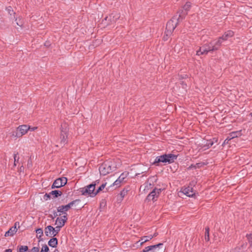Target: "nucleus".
<instances>
[{"instance_id":"obj_48","label":"nucleus","mask_w":252,"mask_h":252,"mask_svg":"<svg viewBox=\"0 0 252 252\" xmlns=\"http://www.w3.org/2000/svg\"><path fill=\"white\" fill-rule=\"evenodd\" d=\"M36 128H37V127H31V129H29V130L31 131H34Z\"/></svg>"},{"instance_id":"obj_17","label":"nucleus","mask_w":252,"mask_h":252,"mask_svg":"<svg viewBox=\"0 0 252 252\" xmlns=\"http://www.w3.org/2000/svg\"><path fill=\"white\" fill-rule=\"evenodd\" d=\"M152 239V237H151V235H148V236H145L141 238V239L137 242V243H140V245H142L144 243L151 240Z\"/></svg>"},{"instance_id":"obj_21","label":"nucleus","mask_w":252,"mask_h":252,"mask_svg":"<svg viewBox=\"0 0 252 252\" xmlns=\"http://www.w3.org/2000/svg\"><path fill=\"white\" fill-rule=\"evenodd\" d=\"M80 192L82 193V195L87 196H91V195L92 194L91 192L89 191V190L88 189V188L86 187L81 188L80 189Z\"/></svg>"},{"instance_id":"obj_9","label":"nucleus","mask_w":252,"mask_h":252,"mask_svg":"<svg viewBox=\"0 0 252 252\" xmlns=\"http://www.w3.org/2000/svg\"><path fill=\"white\" fill-rule=\"evenodd\" d=\"M160 192L161 189H155L148 194L146 198V200L148 201L156 200Z\"/></svg>"},{"instance_id":"obj_35","label":"nucleus","mask_w":252,"mask_h":252,"mask_svg":"<svg viewBox=\"0 0 252 252\" xmlns=\"http://www.w3.org/2000/svg\"><path fill=\"white\" fill-rule=\"evenodd\" d=\"M121 183L122 182H120L118 179H117L113 183V185L116 186L117 187H118L120 186Z\"/></svg>"},{"instance_id":"obj_10","label":"nucleus","mask_w":252,"mask_h":252,"mask_svg":"<svg viewBox=\"0 0 252 252\" xmlns=\"http://www.w3.org/2000/svg\"><path fill=\"white\" fill-rule=\"evenodd\" d=\"M234 32L232 31H228L225 32L220 37L217 41H220V46L223 41L227 40L229 37H231L233 36Z\"/></svg>"},{"instance_id":"obj_12","label":"nucleus","mask_w":252,"mask_h":252,"mask_svg":"<svg viewBox=\"0 0 252 252\" xmlns=\"http://www.w3.org/2000/svg\"><path fill=\"white\" fill-rule=\"evenodd\" d=\"M241 135L240 131H233L229 133V135L226 138L227 140H230L234 138L239 137Z\"/></svg>"},{"instance_id":"obj_49","label":"nucleus","mask_w":252,"mask_h":252,"mask_svg":"<svg viewBox=\"0 0 252 252\" xmlns=\"http://www.w3.org/2000/svg\"><path fill=\"white\" fill-rule=\"evenodd\" d=\"M158 233H155L153 235H151V237H152V238H154V237H156L157 235H158Z\"/></svg>"},{"instance_id":"obj_39","label":"nucleus","mask_w":252,"mask_h":252,"mask_svg":"<svg viewBox=\"0 0 252 252\" xmlns=\"http://www.w3.org/2000/svg\"><path fill=\"white\" fill-rule=\"evenodd\" d=\"M15 21L16 22V24L20 26V27H22V25H23V22L22 21H20V20H19V21H17V18H15Z\"/></svg>"},{"instance_id":"obj_13","label":"nucleus","mask_w":252,"mask_h":252,"mask_svg":"<svg viewBox=\"0 0 252 252\" xmlns=\"http://www.w3.org/2000/svg\"><path fill=\"white\" fill-rule=\"evenodd\" d=\"M16 226L11 227L7 232H5L4 236L5 237L12 236L17 232Z\"/></svg>"},{"instance_id":"obj_29","label":"nucleus","mask_w":252,"mask_h":252,"mask_svg":"<svg viewBox=\"0 0 252 252\" xmlns=\"http://www.w3.org/2000/svg\"><path fill=\"white\" fill-rule=\"evenodd\" d=\"M36 232L37 233V237L38 238H40L41 236L43 235V230L42 228H38L36 230Z\"/></svg>"},{"instance_id":"obj_20","label":"nucleus","mask_w":252,"mask_h":252,"mask_svg":"<svg viewBox=\"0 0 252 252\" xmlns=\"http://www.w3.org/2000/svg\"><path fill=\"white\" fill-rule=\"evenodd\" d=\"M6 10L10 15V18L12 19H15V12H14L12 7L8 6L6 7Z\"/></svg>"},{"instance_id":"obj_16","label":"nucleus","mask_w":252,"mask_h":252,"mask_svg":"<svg viewBox=\"0 0 252 252\" xmlns=\"http://www.w3.org/2000/svg\"><path fill=\"white\" fill-rule=\"evenodd\" d=\"M191 7V3L190 2H187L186 4L183 7V9L180 10L179 11V14L182 12V11H183L184 13H188V11L190 9Z\"/></svg>"},{"instance_id":"obj_54","label":"nucleus","mask_w":252,"mask_h":252,"mask_svg":"<svg viewBox=\"0 0 252 252\" xmlns=\"http://www.w3.org/2000/svg\"><path fill=\"white\" fill-rule=\"evenodd\" d=\"M167 36H166V37H165V36H164V37H163L164 39V40H167Z\"/></svg>"},{"instance_id":"obj_52","label":"nucleus","mask_w":252,"mask_h":252,"mask_svg":"<svg viewBox=\"0 0 252 252\" xmlns=\"http://www.w3.org/2000/svg\"><path fill=\"white\" fill-rule=\"evenodd\" d=\"M111 17H112V15H110L109 17H107L105 18V20H106L107 18H109V20L110 19L111 20Z\"/></svg>"},{"instance_id":"obj_14","label":"nucleus","mask_w":252,"mask_h":252,"mask_svg":"<svg viewBox=\"0 0 252 252\" xmlns=\"http://www.w3.org/2000/svg\"><path fill=\"white\" fill-rule=\"evenodd\" d=\"M95 185L96 183H95L94 184H91L87 186L88 189L92 193L91 197H94L96 195V192L94 191Z\"/></svg>"},{"instance_id":"obj_5","label":"nucleus","mask_w":252,"mask_h":252,"mask_svg":"<svg viewBox=\"0 0 252 252\" xmlns=\"http://www.w3.org/2000/svg\"><path fill=\"white\" fill-rule=\"evenodd\" d=\"M114 168L115 167L112 166V162H107L103 163L100 166L99 170L101 175L105 176L112 172Z\"/></svg>"},{"instance_id":"obj_27","label":"nucleus","mask_w":252,"mask_h":252,"mask_svg":"<svg viewBox=\"0 0 252 252\" xmlns=\"http://www.w3.org/2000/svg\"><path fill=\"white\" fill-rule=\"evenodd\" d=\"M205 240L206 241H209V228L208 227L205 228Z\"/></svg>"},{"instance_id":"obj_33","label":"nucleus","mask_w":252,"mask_h":252,"mask_svg":"<svg viewBox=\"0 0 252 252\" xmlns=\"http://www.w3.org/2000/svg\"><path fill=\"white\" fill-rule=\"evenodd\" d=\"M49 249L46 245H44L42 246L40 252H48Z\"/></svg>"},{"instance_id":"obj_34","label":"nucleus","mask_w":252,"mask_h":252,"mask_svg":"<svg viewBox=\"0 0 252 252\" xmlns=\"http://www.w3.org/2000/svg\"><path fill=\"white\" fill-rule=\"evenodd\" d=\"M63 216L62 217V218H61V219H62V220L65 223L67 220V214L66 213H64V214H63Z\"/></svg>"},{"instance_id":"obj_55","label":"nucleus","mask_w":252,"mask_h":252,"mask_svg":"<svg viewBox=\"0 0 252 252\" xmlns=\"http://www.w3.org/2000/svg\"><path fill=\"white\" fill-rule=\"evenodd\" d=\"M54 252H60V251L58 249H55Z\"/></svg>"},{"instance_id":"obj_7","label":"nucleus","mask_w":252,"mask_h":252,"mask_svg":"<svg viewBox=\"0 0 252 252\" xmlns=\"http://www.w3.org/2000/svg\"><path fill=\"white\" fill-rule=\"evenodd\" d=\"M162 243L152 245L146 247L141 252H163L164 248Z\"/></svg>"},{"instance_id":"obj_22","label":"nucleus","mask_w":252,"mask_h":252,"mask_svg":"<svg viewBox=\"0 0 252 252\" xmlns=\"http://www.w3.org/2000/svg\"><path fill=\"white\" fill-rule=\"evenodd\" d=\"M65 223L62 220V219H61V218H57L56 222H55V225H57V226L62 228L64 225Z\"/></svg>"},{"instance_id":"obj_31","label":"nucleus","mask_w":252,"mask_h":252,"mask_svg":"<svg viewBox=\"0 0 252 252\" xmlns=\"http://www.w3.org/2000/svg\"><path fill=\"white\" fill-rule=\"evenodd\" d=\"M61 214L58 215L57 212H56V211H54L53 212V215H51V214L49 215V217L50 218H52V219H54V218H55L58 216H61Z\"/></svg>"},{"instance_id":"obj_53","label":"nucleus","mask_w":252,"mask_h":252,"mask_svg":"<svg viewBox=\"0 0 252 252\" xmlns=\"http://www.w3.org/2000/svg\"><path fill=\"white\" fill-rule=\"evenodd\" d=\"M148 185H149V186H151V183H148V182L147 183V185H146V187L148 188Z\"/></svg>"},{"instance_id":"obj_11","label":"nucleus","mask_w":252,"mask_h":252,"mask_svg":"<svg viewBox=\"0 0 252 252\" xmlns=\"http://www.w3.org/2000/svg\"><path fill=\"white\" fill-rule=\"evenodd\" d=\"M182 192L184 194L189 197H193V196L195 194V192L193 188L189 186L183 189Z\"/></svg>"},{"instance_id":"obj_41","label":"nucleus","mask_w":252,"mask_h":252,"mask_svg":"<svg viewBox=\"0 0 252 252\" xmlns=\"http://www.w3.org/2000/svg\"><path fill=\"white\" fill-rule=\"evenodd\" d=\"M199 163H197L195 165H192L191 164L190 166H189V167L188 168V169H191L192 168H196V167H199Z\"/></svg>"},{"instance_id":"obj_28","label":"nucleus","mask_w":252,"mask_h":252,"mask_svg":"<svg viewBox=\"0 0 252 252\" xmlns=\"http://www.w3.org/2000/svg\"><path fill=\"white\" fill-rule=\"evenodd\" d=\"M80 202V200L79 199H76L75 200H73V201L70 202L68 204H67V205L68 206V208L70 209L74 204H76V203H78Z\"/></svg>"},{"instance_id":"obj_40","label":"nucleus","mask_w":252,"mask_h":252,"mask_svg":"<svg viewBox=\"0 0 252 252\" xmlns=\"http://www.w3.org/2000/svg\"><path fill=\"white\" fill-rule=\"evenodd\" d=\"M213 144H214V143L213 141L209 140V141H207V142L206 144V145L208 147H210L213 145Z\"/></svg>"},{"instance_id":"obj_45","label":"nucleus","mask_w":252,"mask_h":252,"mask_svg":"<svg viewBox=\"0 0 252 252\" xmlns=\"http://www.w3.org/2000/svg\"><path fill=\"white\" fill-rule=\"evenodd\" d=\"M17 154H14V164L15 166L16 165L15 162H16V160H17V159H19V158H17Z\"/></svg>"},{"instance_id":"obj_24","label":"nucleus","mask_w":252,"mask_h":252,"mask_svg":"<svg viewBox=\"0 0 252 252\" xmlns=\"http://www.w3.org/2000/svg\"><path fill=\"white\" fill-rule=\"evenodd\" d=\"M50 194L52 195H54V197H58L62 194V192L60 190H55L51 191Z\"/></svg>"},{"instance_id":"obj_4","label":"nucleus","mask_w":252,"mask_h":252,"mask_svg":"<svg viewBox=\"0 0 252 252\" xmlns=\"http://www.w3.org/2000/svg\"><path fill=\"white\" fill-rule=\"evenodd\" d=\"M177 158V156L174 154H164L156 157L153 164L158 166L159 162H168L170 163L174 162Z\"/></svg>"},{"instance_id":"obj_1","label":"nucleus","mask_w":252,"mask_h":252,"mask_svg":"<svg viewBox=\"0 0 252 252\" xmlns=\"http://www.w3.org/2000/svg\"><path fill=\"white\" fill-rule=\"evenodd\" d=\"M186 15L187 13H184L182 10L178 17L177 15L174 16L167 22L165 31V34L166 36H169L171 34L172 32L174 30L177 25L185 19Z\"/></svg>"},{"instance_id":"obj_25","label":"nucleus","mask_w":252,"mask_h":252,"mask_svg":"<svg viewBox=\"0 0 252 252\" xmlns=\"http://www.w3.org/2000/svg\"><path fill=\"white\" fill-rule=\"evenodd\" d=\"M246 237L250 244V249L252 252V234H247Z\"/></svg>"},{"instance_id":"obj_23","label":"nucleus","mask_w":252,"mask_h":252,"mask_svg":"<svg viewBox=\"0 0 252 252\" xmlns=\"http://www.w3.org/2000/svg\"><path fill=\"white\" fill-rule=\"evenodd\" d=\"M128 175V172H125L122 173L120 176L118 178L120 182L122 183L125 182V179L127 177Z\"/></svg>"},{"instance_id":"obj_6","label":"nucleus","mask_w":252,"mask_h":252,"mask_svg":"<svg viewBox=\"0 0 252 252\" xmlns=\"http://www.w3.org/2000/svg\"><path fill=\"white\" fill-rule=\"evenodd\" d=\"M29 129H31V126L26 125L19 126L17 128L16 131L13 132L12 136L19 138L25 135Z\"/></svg>"},{"instance_id":"obj_18","label":"nucleus","mask_w":252,"mask_h":252,"mask_svg":"<svg viewBox=\"0 0 252 252\" xmlns=\"http://www.w3.org/2000/svg\"><path fill=\"white\" fill-rule=\"evenodd\" d=\"M69 209V208L67 205H62L58 207L57 212L64 214V213H66V212Z\"/></svg>"},{"instance_id":"obj_42","label":"nucleus","mask_w":252,"mask_h":252,"mask_svg":"<svg viewBox=\"0 0 252 252\" xmlns=\"http://www.w3.org/2000/svg\"><path fill=\"white\" fill-rule=\"evenodd\" d=\"M27 166L29 168L32 166V161L31 159H29L28 161Z\"/></svg>"},{"instance_id":"obj_30","label":"nucleus","mask_w":252,"mask_h":252,"mask_svg":"<svg viewBox=\"0 0 252 252\" xmlns=\"http://www.w3.org/2000/svg\"><path fill=\"white\" fill-rule=\"evenodd\" d=\"M106 183H105V184H103L98 188V189L96 191V194L104 189V188L106 187Z\"/></svg>"},{"instance_id":"obj_38","label":"nucleus","mask_w":252,"mask_h":252,"mask_svg":"<svg viewBox=\"0 0 252 252\" xmlns=\"http://www.w3.org/2000/svg\"><path fill=\"white\" fill-rule=\"evenodd\" d=\"M51 194H50V192L49 193H46L44 196V199L45 200H48V199H50L51 197Z\"/></svg>"},{"instance_id":"obj_19","label":"nucleus","mask_w":252,"mask_h":252,"mask_svg":"<svg viewBox=\"0 0 252 252\" xmlns=\"http://www.w3.org/2000/svg\"><path fill=\"white\" fill-rule=\"evenodd\" d=\"M48 245L53 248H56L58 245V240L56 238H51L48 242Z\"/></svg>"},{"instance_id":"obj_2","label":"nucleus","mask_w":252,"mask_h":252,"mask_svg":"<svg viewBox=\"0 0 252 252\" xmlns=\"http://www.w3.org/2000/svg\"><path fill=\"white\" fill-rule=\"evenodd\" d=\"M220 47V41L212 40L209 43H206L200 47L199 50L196 52V55L207 54L210 52L219 50Z\"/></svg>"},{"instance_id":"obj_15","label":"nucleus","mask_w":252,"mask_h":252,"mask_svg":"<svg viewBox=\"0 0 252 252\" xmlns=\"http://www.w3.org/2000/svg\"><path fill=\"white\" fill-rule=\"evenodd\" d=\"M53 226L51 225H48L45 228V234L46 236L51 237L53 236L52 233H53Z\"/></svg>"},{"instance_id":"obj_36","label":"nucleus","mask_w":252,"mask_h":252,"mask_svg":"<svg viewBox=\"0 0 252 252\" xmlns=\"http://www.w3.org/2000/svg\"><path fill=\"white\" fill-rule=\"evenodd\" d=\"M230 252H241V248L240 247H236L233 249H232Z\"/></svg>"},{"instance_id":"obj_51","label":"nucleus","mask_w":252,"mask_h":252,"mask_svg":"<svg viewBox=\"0 0 252 252\" xmlns=\"http://www.w3.org/2000/svg\"><path fill=\"white\" fill-rule=\"evenodd\" d=\"M229 141V140H226V139L224 140L223 144H227V143H228Z\"/></svg>"},{"instance_id":"obj_46","label":"nucleus","mask_w":252,"mask_h":252,"mask_svg":"<svg viewBox=\"0 0 252 252\" xmlns=\"http://www.w3.org/2000/svg\"><path fill=\"white\" fill-rule=\"evenodd\" d=\"M17 154H14V164L15 166L16 165L15 162H16V160H17V159H19V158H17Z\"/></svg>"},{"instance_id":"obj_37","label":"nucleus","mask_w":252,"mask_h":252,"mask_svg":"<svg viewBox=\"0 0 252 252\" xmlns=\"http://www.w3.org/2000/svg\"><path fill=\"white\" fill-rule=\"evenodd\" d=\"M127 190L123 189L120 193L122 198H123L127 193Z\"/></svg>"},{"instance_id":"obj_47","label":"nucleus","mask_w":252,"mask_h":252,"mask_svg":"<svg viewBox=\"0 0 252 252\" xmlns=\"http://www.w3.org/2000/svg\"><path fill=\"white\" fill-rule=\"evenodd\" d=\"M247 246V244L246 243H243V244L241 245V247L242 249H245V248H246Z\"/></svg>"},{"instance_id":"obj_26","label":"nucleus","mask_w":252,"mask_h":252,"mask_svg":"<svg viewBox=\"0 0 252 252\" xmlns=\"http://www.w3.org/2000/svg\"><path fill=\"white\" fill-rule=\"evenodd\" d=\"M52 229H53V233H52V234H53V236L54 237L58 234V233L60 231L61 227L57 226L55 228L53 227Z\"/></svg>"},{"instance_id":"obj_8","label":"nucleus","mask_w":252,"mask_h":252,"mask_svg":"<svg viewBox=\"0 0 252 252\" xmlns=\"http://www.w3.org/2000/svg\"><path fill=\"white\" fill-rule=\"evenodd\" d=\"M67 178L65 177L58 178L54 182L51 188H59L64 186L67 183Z\"/></svg>"},{"instance_id":"obj_43","label":"nucleus","mask_w":252,"mask_h":252,"mask_svg":"<svg viewBox=\"0 0 252 252\" xmlns=\"http://www.w3.org/2000/svg\"><path fill=\"white\" fill-rule=\"evenodd\" d=\"M39 248L38 247H33L32 249V252H39Z\"/></svg>"},{"instance_id":"obj_3","label":"nucleus","mask_w":252,"mask_h":252,"mask_svg":"<svg viewBox=\"0 0 252 252\" xmlns=\"http://www.w3.org/2000/svg\"><path fill=\"white\" fill-rule=\"evenodd\" d=\"M69 127L66 123H63L61 125V133L59 138L57 142L60 144L57 145V146H61L63 147L64 145L67 144L68 141V132Z\"/></svg>"},{"instance_id":"obj_32","label":"nucleus","mask_w":252,"mask_h":252,"mask_svg":"<svg viewBox=\"0 0 252 252\" xmlns=\"http://www.w3.org/2000/svg\"><path fill=\"white\" fill-rule=\"evenodd\" d=\"M28 250V247L26 246H21L19 249L18 252H25Z\"/></svg>"},{"instance_id":"obj_56","label":"nucleus","mask_w":252,"mask_h":252,"mask_svg":"<svg viewBox=\"0 0 252 252\" xmlns=\"http://www.w3.org/2000/svg\"><path fill=\"white\" fill-rule=\"evenodd\" d=\"M250 115L252 117V113H251Z\"/></svg>"},{"instance_id":"obj_50","label":"nucleus","mask_w":252,"mask_h":252,"mask_svg":"<svg viewBox=\"0 0 252 252\" xmlns=\"http://www.w3.org/2000/svg\"><path fill=\"white\" fill-rule=\"evenodd\" d=\"M4 252H12V250L11 249H7L4 251Z\"/></svg>"},{"instance_id":"obj_44","label":"nucleus","mask_w":252,"mask_h":252,"mask_svg":"<svg viewBox=\"0 0 252 252\" xmlns=\"http://www.w3.org/2000/svg\"><path fill=\"white\" fill-rule=\"evenodd\" d=\"M17 154H14V164L15 166L16 165L15 162H16V160H17V159H19V158H17Z\"/></svg>"}]
</instances>
